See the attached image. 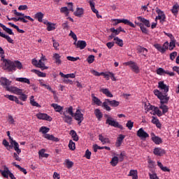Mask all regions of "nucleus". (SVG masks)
<instances>
[{"label": "nucleus", "instance_id": "1", "mask_svg": "<svg viewBox=\"0 0 179 179\" xmlns=\"http://www.w3.org/2000/svg\"><path fill=\"white\" fill-rule=\"evenodd\" d=\"M3 65L4 66V69L8 71V72L16 71V68L17 69H22L23 68V65L20 61L13 62L6 59H3Z\"/></svg>", "mask_w": 179, "mask_h": 179}, {"label": "nucleus", "instance_id": "2", "mask_svg": "<svg viewBox=\"0 0 179 179\" xmlns=\"http://www.w3.org/2000/svg\"><path fill=\"white\" fill-rule=\"evenodd\" d=\"M154 94L160 100V105L169 104L170 96H169L168 94H163L159 90H155Z\"/></svg>", "mask_w": 179, "mask_h": 179}, {"label": "nucleus", "instance_id": "3", "mask_svg": "<svg viewBox=\"0 0 179 179\" xmlns=\"http://www.w3.org/2000/svg\"><path fill=\"white\" fill-rule=\"evenodd\" d=\"M105 118H106V124L110 125V127H114V128H119V129H124V127L120 124L117 120H114L113 117L106 114L104 115Z\"/></svg>", "mask_w": 179, "mask_h": 179}, {"label": "nucleus", "instance_id": "4", "mask_svg": "<svg viewBox=\"0 0 179 179\" xmlns=\"http://www.w3.org/2000/svg\"><path fill=\"white\" fill-rule=\"evenodd\" d=\"M39 132L45 134L43 138H45V139H48V141H53V142H58L59 141V138H56L53 135L47 134L48 132H50V128L47 127H41L39 129Z\"/></svg>", "mask_w": 179, "mask_h": 179}, {"label": "nucleus", "instance_id": "5", "mask_svg": "<svg viewBox=\"0 0 179 179\" xmlns=\"http://www.w3.org/2000/svg\"><path fill=\"white\" fill-rule=\"evenodd\" d=\"M8 92H11L13 94H17L20 100L22 101H26L27 100V95L26 94H23V90L20 89L18 87H11L10 89H8Z\"/></svg>", "mask_w": 179, "mask_h": 179}, {"label": "nucleus", "instance_id": "6", "mask_svg": "<svg viewBox=\"0 0 179 179\" xmlns=\"http://www.w3.org/2000/svg\"><path fill=\"white\" fill-rule=\"evenodd\" d=\"M108 105L111 106V107H118L120 106V101L115 100L110 101L108 99H105V101L103 103V107L106 111H111V108Z\"/></svg>", "mask_w": 179, "mask_h": 179}, {"label": "nucleus", "instance_id": "7", "mask_svg": "<svg viewBox=\"0 0 179 179\" xmlns=\"http://www.w3.org/2000/svg\"><path fill=\"white\" fill-rule=\"evenodd\" d=\"M154 47L157 51H159L162 54H164L169 50V41H166L162 46L159 43L154 44Z\"/></svg>", "mask_w": 179, "mask_h": 179}, {"label": "nucleus", "instance_id": "8", "mask_svg": "<svg viewBox=\"0 0 179 179\" xmlns=\"http://www.w3.org/2000/svg\"><path fill=\"white\" fill-rule=\"evenodd\" d=\"M113 22H115L113 26H117L119 23H124V24H127V26H130V27L135 28L136 27L134 23L127 19L118 20V19H113L112 20Z\"/></svg>", "mask_w": 179, "mask_h": 179}, {"label": "nucleus", "instance_id": "9", "mask_svg": "<svg viewBox=\"0 0 179 179\" xmlns=\"http://www.w3.org/2000/svg\"><path fill=\"white\" fill-rule=\"evenodd\" d=\"M74 120L76 121H78V125L80 126L82 124V122L85 120V117H83V113L80 111V110L78 109L76 113L73 114Z\"/></svg>", "mask_w": 179, "mask_h": 179}, {"label": "nucleus", "instance_id": "10", "mask_svg": "<svg viewBox=\"0 0 179 179\" xmlns=\"http://www.w3.org/2000/svg\"><path fill=\"white\" fill-rule=\"evenodd\" d=\"M0 83L1 85V86H3V87L6 88V90H7V92H9L8 89H10L12 87H9L10 86V83H12V82H10L9 80H8L6 78L4 77H1L0 79Z\"/></svg>", "mask_w": 179, "mask_h": 179}, {"label": "nucleus", "instance_id": "11", "mask_svg": "<svg viewBox=\"0 0 179 179\" xmlns=\"http://www.w3.org/2000/svg\"><path fill=\"white\" fill-rule=\"evenodd\" d=\"M124 65L127 66H129L135 73H139V66H138V64L135 63V62L129 61L124 63Z\"/></svg>", "mask_w": 179, "mask_h": 179}, {"label": "nucleus", "instance_id": "12", "mask_svg": "<svg viewBox=\"0 0 179 179\" xmlns=\"http://www.w3.org/2000/svg\"><path fill=\"white\" fill-rule=\"evenodd\" d=\"M156 13H157L158 16L156 17V20H160L162 23L166 22V14L164 12L159 9V7L156 8Z\"/></svg>", "mask_w": 179, "mask_h": 179}, {"label": "nucleus", "instance_id": "13", "mask_svg": "<svg viewBox=\"0 0 179 179\" xmlns=\"http://www.w3.org/2000/svg\"><path fill=\"white\" fill-rule=\"evenodd\" d=\"M158 87L160 90H162L163 94H167V93H169V87L164 84V81H159L158 83Z\"/></svg>", "mask_w": 179, "mask_h": 179}, {"label": "nucleus", "instance_id": "14", "mask_svg": "<svg viewBox=\"0 0 179 179\" xmlns=\"http://www.w3.org/2000/svg\"><path fill=\"white\" fill-rule=\"evenodd\" d=\"M36 117L38 120H43L44 121H49L50 122L52 121V117H51V116L48 115L46 113H39L36 114Z\"/></svg>", "mask_w": 179, "mask_h": 179}, {"label": "nucleus", "instance_id": "15", "mask_svg": "<svg viewBox=\"0 0 179 179\" xmlns=\"http://www.w3.org/2000/svg\"><path fill=\"white\" fill-rule=\"evenodd\" d=\"M3 167V170H0V173L1 176L4 178H9V176H10L12 172H10V171L9 170V168H8V166H6V165H4Z\"/></svg>", "mask_w": 179, "mask_h": 179}, {"label": "nucleus", "instance_id": "16", "mask_svg": "<svg viewBox=\"0 0 179 179\" xmlns=\"http://www.w3.org/2000/svg\"><path fill=\"white\" fill-rule=\"evenodd\" d=\"M157 75H160L161 76H163L164 75H169V76H174L175 73L174 72H169V71H165L163 68H159L157 70Z\"/></svg>", "mask_w": 179, "mask_h": 179}, {"label": "nucleus", "instance_id": "17", "mask_svg": "<svg viewBox=\"0 0 179 179\" xmlns=\"http://www.w3.org/2000/svg\"><path fill=\"white\" fill-rule=\"evenodd\" d=\"M137 136H138V138H143L144 139H146V138H149V134H148L146 131H145V130H143V128H140L138 131H137Z\"/></svg>", "mask_w": 179, "mask_h": 179}, {"label": "nucleus", "instance_id": "18", "mask_svg": "<svg viewBox=\"0 0 179 179\" xmlns=\"http://www.w3.org/2000/svg\"><path fill=\"white\" fill-rule=\"evenodd\" d=\"M74 45H76V48H80V50H84V48H86V45H87V43H86V41H78L74 42Z\"/></svg>", "mask_w": 179, "mask_h": 179}, {"label": "nucleus", "instance_id": "19", "mask_svg": "<svg viewBox=\"0 0 179 179\" xmlns=\"http://www.w3.org/2000/svg\"><path fill=\"white\" fill-rule=\"evenodd\" d=\"M137 20L138 22H141L143 26H145L146 27H150V22L148 20H146L145 17H143L142 16L137 17Z\"/></svg>", "mask_w": 179, "mask_h": 179}, {"label": "nucleus", "instance_id": "20", "mask_svg": "<svg viewBox=\"0 0 179 179\" xmlns=\"http://www.w3.org/2000/svg\"><path fill=\"white\" fill-rule=\"evenodd\" d=\"M153 153L155 156H163V155H166V150L160 148H156L154 149Z\"/></svg>", "mask_w": 179, "mask_h": 179}, {"label": "nucleus", "instance_id": "21", "mask_svg": "<svg viewBox=\"0 0 179 179\" xmlns=\"http://www.w3.org/2000/svg\"><path fill=\"white\" fill-rule=\"evenodd\" d=\"M62 115H64L62 117L64 122L69 124V125H71L72 124V116L66 115V113H62Z\"/></svg>", "mask_w": 179, "mask_h": 179}, {"label": "nucleus", "instance_id": "22", "mask_svg": "<svg viewBox=\"0 0 179 179\" xmlns=\"http://www.w3.org/2000/svg\"><path fill=\"white\" fill-rule=\"evenodd\" d=\"M99 92L103 93V94H105L106 97H114L111 92H110V90L107 88H101Z\"/></svg>", "mask_w": 179, "mask_h": 179}, {"label": "nucleus", "instance_id": "23", "mask_svg": "<svg viewBox=\"0 0 179 179\" xmlns=\"http://www.w3.org/2000/svg\"><path fill=\"white\" fill-rule=\"evenodd\" d=\"M124 139H125V136L122 134L119 135V137H117L116 143H115L116 148H120V146L122 145V141H124Z\"/></svg>", "mask_w": 179, "mask_h": 179}, {"label": "nucleus", "instance_id": "24", "mask_svg": "<svg viewBox=\"0 0 179 179\" xmlns=\"http://www.w3.org/2000/svg\"><path fill=\"white\" fill-rule=\"evenodd\" d=\"M0 27L6 31V33H8V34H10V36H15V33L12 31L11 29L6 27V26L3 25V24L0 23Z\"/></svg>", "mask_w": 179, "mask_h": 179}, {"label": "nucleus", "instance_id": "25", "mask_svg": "<svg viewBox=\"0 0 179 179\" xmlns=\"http://www.w3.org/2000/svg\"><path fill=\"white\" fill-rule=\"evenodd\" d=\"M94 114L97 118L98 121H101V118H103V113L100 110V109L96 108L94 111Z\"/></svg>", "mask_w": 179, "mask_h": 179}, {"label": "nucleus", "instance_id": "26", "mask_svg": "<svg viewBox=\"0 0 179 179\" xmlns=\"http://www.w3.org/2000/svg\"><path fill=\"white\" fill-rule=\"evenodd\" d=\"M53 59L55 61V64L57 65H61L62 64V61L61 60V55L58 53H55L53 55Z\"/></svg>", "mask_w": 179, "mask_h": 179}, {"label": "nucleus", "instance_id": "27", "mask_svg": "<svg viewBox=\"0 0 179 179\" xmlns=\"http://www.w3.org/2000/svg\"><path fill=\"white\" fill-rule=\"evenodd\" d=\"M84 12H85V10H83V8L78 7L76 8V10L74 12V15L75 16H77V17H81Z\"/></svg>", "mask_w": 179, "mask_h": 179}, {"label": "nucleus", "instance_id": "28", "mask_svg": "<svg viewBox=\"0 0 179 179\" xmlns=\"http://www.w3.org/2000/svg\"><path fill=\"white\" fill-rule=\"evenodd\" d=\"M154 136L151 138L152 142H154V143H155V145H160V143H162L163 142V141L162 140V138L155 136V134H153Z\"/></svg>", "mask_w": 179, "mask_h": 179}, {"label": "nucleus", "instance_id": "29", "mask_svg": "<svg viewBox=\"0 0 179 179\" xmlns=\"http://www.w3.org/2000/svg\"><path fill=\"white\" fill-rule=\"evenodd\" d=\"M152 118L151 122L155 124L157 128H162V124L160 123V121H159V119L155 116H152Z\"/></svg>", "mask_w": 179, "mask_h": 179}, {"label": "nucleus", "instance_id": "30", "mask_svg": "<svg viewBox=\"0 0 179 179\" xmlns=\"http://www.w3.org/2000/svg\"><path fill=\"white\" fill-rule=\"evenodd\" d=\"M65 110H66L63 112V114H66V115H68V114H69V115L73 117V107L70 106L69 108H66Z\"/></svg>", "mask_w": 179, "mask_h": 179}, {"label": "nucleus", "instance_id": "31", "mask_svg": "<svg viewBox=\"0 0 179 179\" xmlns=\"http://www.w3.org/2000/svg\"><path fill=\"white\" fill-rule=\"evenodd\" d=\"M59 76H62V78H65L66 79H69V78H71L72 79L76 78V75H75V73L64 74V73L60 72Z\"/></svg>", "mask_w": 179, "mask_h": 179}, {"label": "nucleus", "instance_id": "32", "mask_svg": "<svg viewBox=\"0 0 179 179\" xmlns=\"http://www.w3.org/2000/svg\"><path fill=\"white\" fill-rule=\"evenodd\" d=\"M13 20V22H22L23 23H27V20H26L24 17H19L18 18L16 17H11L9 19V21Z\"/></svg>", "mask_w": 179, "mask_h": 179}, {"label": "nucleus", "instance_id": "33", "mask_svg": "<svg viewBox=\"0 0 179 179\" xmlns=\"http://www.w3.org/2000/svg\"><path fill=\"white\" fill-rule=\"evenodd\" d=\"M51 107H53L56 113H61V111L63 110V108L57 103H52Z\"/></svg>", "mask_w": 179, "mask_h": 179}, {"label": "nucleus", "instance_id": "34", "mask_svg": "<svg viewBox=\"0 0 179 179\" xmlns=\"http://www.w3.org/2000/svg\"><path fill=\"white\" fill-rule=\"evenodd\" d=\"M70 135L71 136L73 141H75L76 142H78L79 141V137L78 136V134H76V131H75V130H71L70 131Z\"/></svg>", "mask_w": 179, "mask_h": 179}, {"label": "nucleus", "instance_id": "35", "mask_svg": "<svg viewBox=\"0 0 179 179\" xmlns=\"http://www.w3.org/2000/svg\"><path fill=\"white\" fill-rule=\"evenodd\" d=\"M37 68H41L42 71H44V69H48V67L45 66V64H44L42 59H40L38 61V63L37 64Z\"/></svg>", "mask_w": 179, "mask_h": 179}, {"label": "nucleus", "instance_id": "36", "mask_svg": "<svg viewBox=\"0 0 179 179\" xmlns=\"http://www.w3.org/2000/svg\"><path fill=\"white\" fill-rule=\"evenodd\" d=\"M34 17L37 19L38 22H40L41 23V22H43V17H44V14L41 12H38L35 14Z\"/></svg>", "mask_w": 179, "mask_h": 179}, {"label": "nucleus", "instance_id": "37", "mask_svg": "<svg viewBox=\"0 0 179 179\" xmlns=\"http://www.w3.org/2000/svg\"><path fill=\"white\" fill-rule=\"evenodd\" d=\"M11 147H14V150H15L17 155H20V153H22V150L19 148V143L17 142H14V144H13Z\"/></svg>", "mask_w": 179, "mask_h": 179}, {"label": "nucleus", "instance_id": "38", "mask_svg": "<svg viewBox=\"0 0 179 179\" xmlns=\"http://www.w3.org/2000/svg\"><path fill=\"white\" fill-rule=\"evenodd\" d=\"M17 82H21L22 83H27V85H30V80L26 78H17L15 79Z\"/></svg>", "mask_w": 179, "mask_h": 179}, {"label": "nucleus", "instance_id": "39", "mask_svg": "<svg viewBox=\"0 0 179 179\" xmlns=\"http://www.w3.org/2000/svg\"><path fill=\"white\" fill-rule=\"evenodd\" d=\"M119 158L118 157H113L110 161V164L111 166H113V167H115V166H117V164H118V162H119Z\"/></svg>", "mask_w": 179, "mask_h": 179}, {"label": "nucleus", "instance_id": "40", "mask_svg": "<svg viewBox=\"0 0 179 179\" xmlns=\"http://www.w3.org/2000/svg\"><path fill=\"white\" fill-rule=\"evenodd\" d=\"M110 76L111 78V80H113V82H115V80H117V78H115L114 73L111 72L108 73L106 77H105V79H106V80H110Z\"/></svg>", "mask_w": 179, "mask_h": 179}, {"label": "nucleus", "instance_id": "41", "mask_svg": "<svg viewBox=\"0 0 179 179\" xmlns=\"http://www.w3.org/2000/svg\"><path fill=\"white\" fill-rule=\"evenodd\" d=\"M114 41L117 45H119V47H122L124 45V41L122 39H120L118 37L114 38Z\"/></svg>", "mask_w": 179, "mask_h": 179}, {"label": "nucleus", "instance_id": "42", "mask_svg": "<svg viewBox=\"0 0 179 179\" xmlns=\"http://www.w3.org/2000/svg\"><path fill=\"white\" fill-rule=\"evenodd\" d=\"M99 139L101 141V142L103 143V145L106 143H110V140L107 138H104L103 135L100 134L99 136Z\"/></svg>", "mask_w": 179, "mask_h": 179}, {"label": "nucleus", "instance_id": "43", "mask_svg": "<svg viewBox=\"0 0 179 179\" xmlns=\"http://www.w3.org/2000/svg\"><path fill=\"white\" fill-rule=\"evenodd\" d=\"M157 166L159 167V169H161V170H162V171L170 172V169L167 168L166 166H164L163 164H162V162H157Z\"/></svg>", "mask_w": 179, "mask_h": 179}, {"label": "nucleus", "instance_id": "44", "mask_svg": "<svg viewBox=\"0 0 179 179\" xmlns=\"http://www.w3.org/2000/svg\"><path fill=\"white\" fill-rule=\"evenodd\" d=\"M89 3H90V6L91 8V10H92V12L94 13H97V12H99V10H97V9H96V8L94 7V2L93 1H89Z\"/></svg>", "mask_w": 179, "mask_h": 179}, {"label": "nucleus", "instance_id": "45", "mask_svg": "<svg viewBox=\"0 0 179 179\" xmlns=\"http://www.w3.org/2000/svg\"><path fill=\"white\" fill-rule=\"evenodd\" d=\"M30 103L31 104V106H33L34 107H41V106H40V104H38V103L36 102V101H34V96H31V99H30Z\"/></svg>", "mask_w": 179, "mask_h": 179}, {"label": "nucleus", "instance_id": "46", "mask_svg": "<svg viewBox=\"0 0 179 179\" xmlns=\"http://www.w3.org/2000/svg\"><path fill=\"white\" fill-rule=\"evenodd\" d=\"M47 26L48 31H52L55 29V24L47 22Z\"/></svg>", "mask_w": 179, "mask_h": 179}, {"label": "nucleus", "instance_id": "47", "mask_svg": "<svg viewBox=\"0 0 179 179\" xmlns=\"http://www.w3.org/2000/svg\"><path fill=\"white\" fill-rule=\"evenodd\" d=\"M176 41H177L176 39H173V40L170 41V43H169V50L170 51H173V50H174V48H176Z\"/></svg>", "mask_w": 179, "mask_h": 179}, {"label": "nucleus", "instance_id": "48", "mask_svg": "<svg viewBox=\"0 0 179 179\" xmlns=\"http://www.w3.org/2000/svg\"><path fill=\"white\" fill-rule=\"evenodd\" d=\"M159 108L160 110H162V114H166V113H169V106L166 105H160Z\"/></svg>", "mask_w": 179, "mask_h": 179}, {"label": "nucleus", "instance_id": "49", "mask_svg": "<svg viewBox=\"0 0 179 179\" xmlns=\"http://www.w3.org/2000/svg\"><path fill=\"white\" fill-rule=\"evenodd\" d=\"M178 8H179L178 3L173 5L171 9L172 13H173L174 15H177V13H178Z\"/></svg>", "mask_w": 179, "mask_h": 179}, {"label": "nucleus", "instance_id": "50", "mask_svg": "<svg viewBox=\"0 0 179 179\" xmlns=\"http://www.w3.org/2000/svg\"><path fill=\"white\" fill-rule=\"evenodd\" d=\"M38 155L39 157H48L49 155L48 154H45V149H42L38 152Z\"/></svg>", "mask_w": 179, "mask_h": 179}, {"label": "nucleus", "instance_id": "51", "mask_svg": "<svg viewBox=\"0 0 179 179\" xmlns=\"http://www.w3.org/2000/svg\"><path fill=\"white\" fill-rule=\"evenodd\" d=\"M92 101H94V103H95V104H96V106H101V101L100 99H99V98H97V96H92Z\"/></svg>", "mask_w": 179, "mask_h": 179}, {"label": "nucleus", "instance_id": "52", "mask_svg": "<svg viewBox=\"0 0 179 179\" xmlns=\"http://www.w3.org/2000/svg\"><path fill=\"white\" fill-rule=\"evenodd\" d=\"M1 37L3 38H6V40H7L8 43H10V44H13V40L10 38V36L3 34H1Z\"/></svg>", "mask_w": 179, "mask_h": 179}, {"label": "nucleus", "instance_id": "53", "mask_svg": "<svg viewBox=\"0 0 179 179\" xmlns=\"http://www.w3.org/2000/svg\"><path fill=\"white\" fill-rule=\"evenodd\" d=\"M69 148L71 150H75V149H76L75 142H73L72 140L69 141Z\"/></svg>", "mask_w": 179, "mask_h": 179}, {"label": "nucleus", "instance_id": "54", "mask_svg": "<svg viewBox=\"0 0 179 179\" xmlns=\"http://www.w3.org/2000/svg\"><path fill=\"white\" fill-rule=\"evenodd\" d=\"M152 114L153 115H157L158 117H162V115H163L162 110H160L158 107L155 108V111H154Z\"/></svg>", "mask_w": 179, "mask_h": 179}, {"label": "nucleus", "instance_id": "55", "mask_svg": "<svg viewBox=\"0 0 179 179\" xmlns=\"http://www.w3.org/2000/svg\"><path fill=\"white\" fill-rule=\"evenodd\" d=\"M34 71L35 73H36V75H38V76H39L40 78H45V76H47V74L45 73H43L37 70H34Z\"/></svg>", "mask_w": 179, "mask_h": 179}, {"label": "nucleus", "instance_id": "56", "mask_svg": "<svg viewBox=\"0 0 179 179\" xmlns=\"http://www.w3.org/2000/svg\"><path fill=\"white\" fill-rule=\"evenodd\" d=\"M93 150L94 152V153H96L97 150H103V149H104V148L101 147V146H98L97 144H95L92 146Z\"/></svg>", "mask_w": 179, "mask_h": 179}, {"label": "nucleus", "instance_id": "57", "mask_svg": "<svg viewBox=\"0 0 179 179\" xmlns=\"http://www.w3.org/2000/svg\"><path fill=\"white\" fill-rule=\"evenodd\" d=\"M126 127L131 131L132 128H134V122L131 120H128L127 123L126 124Z\"/></svg>", "mask_w": 179, "mask_h": 179}, {"label": "nucleus", "instance_id": "58", "mask_svg": "<svg viewBox=\"0 0 179 179\" xmlns=\"http://www.w3.org/2000/svg\"><path fill=\"white\" fill-rule=\"evenodd\" d=\"M66 164L67 169H72V167H73V162L72 161H69V159L66 160Z\"/></svg>", "mask_w": 179, "mask_h": 179}, {"label": "nucleus", "instance_id": "59", "mask_svg": "<svg viewBox=\"0 0 179 179\" xmlns=\"http://www.w3.org/2000/svg\"><path fill=\"white\" fill-rule=\"evenodd\" d=\"M4 97H6V99H8V100H10V101H15L17 96H15L13 95L6 94L4 95Z\"/></svg>", "mask_w": 179, "mask_h": 179}, {"label": "nucleus", "instance_id": "60", "mask_svg": "<svg viewBox=\"0 0 179 179\" xmlns=\"http://www.w3.org/2000/svg\"><path fill=\"white\" fill-rule=\"evenodd\" d=\"M87 61L88 64H93V62H94V55H90L87 58Z\"/></svg>", "mask_w": 179, "mask_h": 179}, {"label": "nucleus", "instance_id": "61", "mask_svg": "<svg viewBox=\"0 0 179 179\" xmlns=\"http://www.w3.org/2000/svg\"><path fill=\"white\" fill-rule=\"evenodd\" d=\"M60 12L62 13L66 14V16H68V15H69V12H68V7H62L60 9Z\"/></svg>", "mask_w": 179, "mask_h": 179}, {"label": "nucleus", "instance_id": "62", "mask_svg": "<svg viewBox=\"0 0 179 179\" xmlns=\"http://www.w3.org/2000/svg\"><path fill=\"white\" fill-rule=\"evenodd\" d=\"M171 61H174L176 57H177V52H173L169 55Z\"/></svg>", "mask_w": 179, "mask_h": 179}, {"label": "nucleus", "instance_id": "63", "mask_svg": "<svg viewBox=\"0 0 179 179\" xmlns=\"http://www.w3.org/2000/svg\"><path fill=\"white\" fill-rule=\"evenodd\" d=\"M110 31H111V33H114L115 36H118V34H120L118 28L117 29H115V28H110Z\"/></svg>", "mask_w": 179, "mask_h": 179}, {"label": "nucleus", "instance_id": "64", "mask_svg": "<svg viewBox=\"0 0 179 179\" xmlns=\"http://www.w3.org/2000/svg\"><path fill=\"white\" fill-rule=\"evenodd\" d=\"M150 179H159L156 173H149Z\"/></svg>", "mask_w": 179, "mask_h": 179}]
</instances>
